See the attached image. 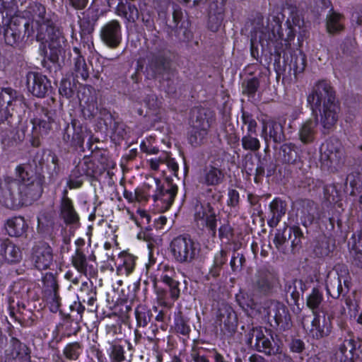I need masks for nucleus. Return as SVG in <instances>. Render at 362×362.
Masks as SVG:
<instances>
[{
    "mask_svg": "<svg viewBox=\"0 0 362 362\" xmlns=\"http://www.w3.org/2000/svg\"><path fill=\"white\" fill-rule=\"evenodd\" d=\"M281 21L279 16H269L267 25H256L250 33V54L257 62L262 63L259 45L262 54L269 53L268 64L274 56V67L278 76L293 75L297 80L306 67V57L300 51L290 52L288 57L285 51L290 41L283 40Z\"/></svg>",
    "mask_w": 362,
    "mask_h": 362,
    "instance_id": "f257e3e1",
    "label": "nucleus"
},
{
    "mask_svg": "<svg viewBox=\"0 0 362 362\" xmlns=\"http://www.w3.org/2000/svg\"><path fill=\"white\" fill-rule=\"evenodd\" d=\"M313 112H320L322 133L328 134L338 119L339 106L336 100V93L329 81H317L312 91L307 97Z\"/></svg>",
    "mask_w": 362,
    "mask_h": 362,
    "instance_id": "f03ea898",
    "label": "nucleus"
},
{
    "mask_svg": "<svg viewBox=\"0 0 362 362\" xmlns=\"http://www.w3.org/2000/svg\"><path fill=\"white\" fill-rule=\"evenodd\" d=\"M15 172L18 181V194L21 206L31 205L41 197L44 180L33 175V170L30 171L22 164L16 168Z\"/></svg>",
    "mask_w": 362,
    "mask_h": 362,
    "instance_id": "7ed1b4c3",
    "label": "nucleus"
},
{
    "mask_svg": "<svg viewBox=\"0 0 362 362\" xmlns=\"http://www.w3.org/2000/svg\"><path fill=\"white\" fill-rule=\"evenodd\" d=\"M213 121L214 116L210 110L204 108L192 110L189 119L191 129L188 136V141L192 146L196 147L204 142Z\"/></svg>",
    "mask_w": 362,
    "mask_h": 362,
    "instance_id": "20e7f679",
    "label": "nucleus"
},
{
    "mask_svg": "<svg viewBox=\"0 0 362 362\" xmlns=\"http://www.w3.org/2000/svg\"><path fill=\"white\" fill-rule=\"evenodd\" d=\"M151 42L152 45H147L146 71L149 78L163 79L164 74L169 71L170 62L163 52V42L155 36Z\"/></svg>",
    "mask_w": 362,
    "mask_h": 362,
    "instance_id": "39448f33",
    "label": "nucleus"
},
{
    "mask_svg": "<svg viewBox=\"0 0 362 362\" xmlns=\"http://www.w3.org/2000/svg\"><path fill=\"white\" fill-rule=\"evenodd\" d=\"M170 252L175 262L189 264L193 262L199 253L197 244L189 235H180L170 243Z\"/></svg>",
    "mask_w": 362,
    "mask_h": 362,
    "instance_id": "423d86ee",
    "label": "nucleus"
},
{
    "mask_svg": "<svg viewBox=\"0 0 362 362\" xmlns=\"http://www.w3.org/2000/svg\"><path fill=\"white\" fill-rule=\"evenodd\" d=\"M33 27L30 28V23L23 18H13L4 28V36L6 45L19 47L25 38L30 40L35 39Z\"/></svg>",
    "mask_w": 362,
    "mask_h": 362,
    "instance_id": "0eeeda50",
    "label": "nucleus"
},
{
    "mask_svg": "<svg viewBox=\"0 0 362 362\" xmlns=\"http://www.w3.org/2000/svg\"><path fill=\"white\" fill-rule=\"evenodd\" d=\"M279 285V274L274 268H260L255 273L252 281V295L259 296H268Z\"/></svg>",
    "mask_w": 362,
    "mask_h": 362,
    "instance_id": "6e6552de",
    "label": "nucleus"
},
{
    "mask_svg": "<svg viewBox=\"0 0 362 362\" xmlns=\"http://www.w3.org/2000/svg\"><path fill=\"white\" fill-rule=\"evenodd\" d=\"M322 151V163L330 171H337L344 164V148L339 139H329L326 141Z\"/></svg>",
    "mask_w": 362,
    "mask_h": 362,
    "instance_id": "1a4fd4ad",
    "label": "nucleus"
},
{
    "mask_svg": "<svg viewBox=\"0 0 362 362\" xmlns=\"http://www.w3.org/2000/svg\"><path fill=\"white\" fill-rule=\"evenodd\" d=\"M194 219L198 228H206L215 236L216 233V214L210 203H202L198 199L193 201Z\"/></svg>",
    "mask_w": 362,
    "mask_h": 362,
    "instance_id": "9d476101",
    "label": "nucleus"
},
{
    "mask_svg": "<svg viewBox=\"0 0 362 362\" xmlns=\"http://www.w3.org/2000/svg\"><path fill=\"white\" fill-rule=\"evenodd\" d=\"M96 173L95 163L89 156H84L71 170L66 185L70 189L82 187L84 177H93Z\"/></svg>",
    "mask_w": 362,
    "mask_h": 362,
    "instance_id": "9b49d317",
    "label": "nucleus"
},
{
    "mask_svg": "<svg viewBox=\"0 0 362 362\" xmlns=\"http://www.w3.org/2000/svg\"><path fill=\"white\" fill-rule=\"evenodd\" d=\"M267 316L269 320H274L271 326L279 332H285L291 329L293 322L286 306L276 300L267 302Z\"/></svg>",
    "mask_w": 362,
    "mask_h": 362,
    "instance_id": "f8f14e48",
    "label": "nucleus"
},
{
    "mask_svg": "<svg viewBox=\"0 0 362 362\" xmlns=\"http://www.w3.org/2000/svg\"><path fill=\"white\" fill-rule=\"evenodd\" d=\"M0 129L1 143L5 146H13L23 140L12 114L3 109L0 110Z\"/></svg>",
    "mask_w": 362,
    "mask_h": 362,
    "instance_id": "ddd939ff",
    "label": "nucleus"
},
{
    "mask_svg": "<svg viewBox=\"0 0 362 362\" xmlns=\"http://www.w3.org/2000/svg\"><path fill=\"white\" fill-rule=\"evenodd\" d=\"M362 343L358 339L351 337L344 341L333 349L329 356L330 362H354L358 357L357 350L361 349Z\"/></svg>",
    "mask_w": 362,
    "mask_h": 362,
    "instance_id": "4468645a",
    "label": "nucleus"
},
{
    "mask_svg": "<svg viewBox=\"0 0 362 362\" xmlns=\"http://www.w3.org/2000/svg\"><path fill=\"white\" fill-rule=\"evenodd\" d=\"M44 33L45 37L43 39L36 40L47 42L49 49L48 58L52 62L55 63L64 51L66 40L55 24L50 25L48 29L44 30Z\"/></svg>",
    "mask_w": 362,
    "mask_h": 362,
    "instance_id": "2eb2a0df",
    "label": "nucleus"
},
{
    "mask_svg": "<svg viewBox=\"0 0 362 362\" xmlns=\"http://www.w3.org/2000/svg\"><path fill=\"white\" fill-rule=\"evenodd\" d=\"M28 12L33 18V27L36 34L35 40H42L45 37L44 30L54 24L53 20L46 13V8L42 4L33 1L27 7Z\"/></svg>",
    "mask_w": 362,
    "mask_h": 362,
    "instance_id": "dca6fc26",
    "label": "nucleus"
},
{
    "mask_svg": "<svg viewBox=\"0 0 362 362\" xmlns=\"http://www.w3.org/2000/svg\"><path fill=\"white\" fill-rule=\"evenodd\" d=\"M30 258L31 264L35 269L47 270L53 263V250L46 242H37L31 248Z\"/></svg>",
    "mask_w": 362,
    "mask_h": 362,
    "instance_id": "f3484780",
    "label": "nucleus"
},
{
    "mask_svg": "<svg viewBox=\"0 0 362 362\" xmlns=\"http://www.w3.org/2000/svg\"><path fill=\"white\" fill-rule=\"evenodd\" d=\"M311 324L305 326L304 319L302 324L308 335L313 339L320 340L330 335L332 331V317L326 313H315Z\"/></svg>",
    "mask_w": 362,
    "mask_h": 362,
    "instance_id": "a211bd4d",
    "label": "nucleus"
},
{
    "mask_svg": "<svg viewBox=\"0 0 362 362\" xmlns=\"http://www.w3.org/2000/svg\"><path fill=\"white\" fill-rule=\"evenodd\" d=\"M53 122L52 112L45 108H42L39 117L31 120L33 129L30 143L33 147H39L41 145L40 137L49 134Z\"/></svg>",
    "mask_w": 362,
    "mask_h": 362,
    "instance_id": "6ab92c4d",
    "label": "nucleus"
},
{
    "mask_svg": "<svg viewBox=\"0 0 362 362\" xmlns=\"http://www.w3.org/2000/svg\"><path fill=\"white\" fill-rule=\"evenodd\" d=\"M17 179L10 176H6L0 182V203L8 209H17L21 207Z\"/></svg>",
    "mask_w": 362,
    "mask_h": 362,
    "instance_id": "aec40b11",
    "label": "nucleus"
},
{
    "mask_svg": "<svg viewBox=\"0 0 362 362\" xmlns=\"http://www.w3.org/2000/svg\"><path fill=\"white\" fill-rule=\"evenodd\" d=\"M85 133V128L81 124L80 122L73 119L71 123L66 124L64 128L62 139L68 147L83 148Z\"/></svg>",
    "mask_w": 362,
    "mask_h": 362,
    "instance_id": "412c9836",
    "label": "nucleus"
},
{
    "mask_svg": "<svg viewBox=\"0 0 362 362\" xmlns=\"http://www.w3.org/2000/svg\"><path fill=\"white\" fill-rule=\"evenodd\" d=\"M177 186L171 182L160 185L152 194L155 206L160 212L168 210L174 202L177 193Z\"/></svg>",
    "mask_w": 362,
    "mask_h": 362,
    "instance_id": "4be33fe9",
    "label": "nucleus"
},
{
    "mask_svg": "<svg viewBox=\"0 0 362 362\" xmlns=\"http://www.w3.org/2000/svg\"><path fill=\"white\" fill-rule=\"evenodd\" d=\"M30 349L16 337H12L4 350L5 362H31Z\"/></svg>",
    "mask_w": 362,
    "mask_h": 362,
    "instance_id": "5701e85b",
    "label": "nucleus"
},
{
    "mask_svg": "<svg viewBox=\"0 0 362 362\" xmlns=\"http://www.w3.org/2000/svg\"><path fill=\"white\" fill-rule=\"evenodd\" d=\"M95 259L93 253L87 256L81 247H77L71 257V264L80 274L93 276L97 272Z\"/></svg>",
    "mask_w": 362,
    "mask_h": 362,
    "instance_id": "b1692460",
    "label": "nucleus"
},
{
    "mask_svg": "<svg viewBox=\"0 0 362 362\" xmlns=\"http://www.w3.org/2000/svg\"><path fill=\"white\" fill-rule=\"evenodd\" d=\"M102 42L111 49H116L122 43V25L117 20H112L103 25L100 31Z\"/></svg>",
    "mask_w": 362,
    "mask_h": 362,
    "instance_id": "393cba45",
    "label": "nucleus"
},
{
    "mask_svg": "<svg viewBox=\"0 0 362 362\" xmlns=\"http://www.w3.org/2000/svg\"><path fill=\"white\" fill-rule=\"evenodd\" d=\"M26 85L33 95L37 98H44L52 88L51 82L46 76L34 71L26 75Z\"/></svg>",
    "mask_w": 362,
    "mask_h": 362,
    "instance_id": "a878e982",
    "label": "nucleus"
},
{
    "mask_svg": "<svg viewBox=\"0 0 362 362\" xmlns=\"http://www.w3.org/2000/svg\"><path fill=\"white\" fill-rule=\"evenodd\" d=\"M261 136L264 140L266 148H269V141L279 144L285 141L283 125L274 119L264 120L262 125Z\"/></svg>",
    "mask_w": 362,
    "mask_h": 362,
    "instance_id": "bb28decb",
    "label": "nucleus"
},
{
    "mask_svg": "<svg viewBox=\"0 0 362 362\" xmlns=\"http://www.w3.org/2000/svg\"><path fill=\"white\" fill-rule=\"evenodd\" d=\"M256 342L255 348L258 352L265 355H276L281 351L280 346L276 342L270 330L264 329L262 331H256Z\"/></svg>",
    "mask_w": 362,
    "mask_h": 362,
    "instance_id": "cd10ccee",
    "label": "nucleus"
},
{
    "mask_svg": "<svg viewBox=\"0 0 362 362\" xmlns=\"http://www.w3.org/2000/svg\"><path fill=\"white\" fill-rule=\"evenodd\" d=\"M293 208L303 226L308 227L313 223L316 208L312 200L298 199L293 202Z\"/></svg>",
    "mask_w": 362,
    "mask_h": 362,
    "instance_id": "c85d7f7f",
    "label": "nucleus"
},
{
    "mask_svg": "<svg viewBox=\"0 0 362 362\" xmlns=\"http://www.w3.org/2000/svg\"><path fill=\"white\" fill-rule=\"evenodd\" d=\"M0 256L8 264H19L23 259L22 248L8 238L1 240Z\"/></svg>",
    "mask_w": 362,
    "mask_h": 362,
    "instance_id": "c756f323",
    "label": "nucleus"
},
{
    "mask_svg": "<svg viewBox=\"0 0 362 362\" xmlns=\"http://www.w3.org/2000/svg\"><path fill=\"white\" fill-rule=\"evenodd\" d=\"M67 194V190L64 189L60 202V216L66 225L78 226L79 215L74 208L73 201L68 197Z\"/></svg>",
    "mask_w": 362,
    "mask_h": 362,
    "instance_id": "7c9ffc66",
    "label": "nucleus"
},
{
    "mask_svg": "<svg viewBox=\"0 0 362 362\" xmlns=\"http://www.w3.org/2000/svg\"><path fill=\"white\" fill-rule=\"evenodd\" d=\"M318 119H308L299 124L298 128V139L303 145L313 144L317 135Z\"/></svg>",
    "mask_w": 362,
    "mask_h": 362,
    "instance_id": "2f4dec72",
    "label": "nucleus"
},
{
    "mask_svg": "<svg viewBox=\"0 0 362 362\" xmlns=\"http://www.w3.org/2000/svg\"><path fill=\"white\" fill-rule=\"evenodd\" d=\"M107 0L109 6L117 4V15L125 18L129 22L134 23L139 19V11L132 2L124 0Z\"/></svg>",
    "mask_w": 362,
    "mask_h": 362,
    "instance_id": "473e14b6",
    "label": "nucleus"
},
{
    "mask_svg": "<svg viewBox=\"0 0 362 362\" xmlns=\"http://www.w3.org/2000/svg\"><path fill=\"white\" fill-rule=\"evenodd\" d=\"M49 153L52 152L45 149H39L31 153L28 164L23 165L25 166L27 169L28 168H33L35 170L33 175L40 176V177L44 180V176L42 173L44 172L47 162L50 160L51 156H49Z\"/></svg>",
    "mask_w": 362,
    "mask_h": 362,
    "instance_id": "72a5a7b5",
    "label": "nucleus"
},
{
    "mask_svg": "<svg viewBox=\"0 0 362 362\" xmlns=\"http://www.w3.org/2000/svg\"><path fill=\"white\" fill-rule=\"evenodd\" d=\"M291 238L292 230L288 228V226H284L283 229L277 230L273 243L280 253L286 255L294 254L291 246Z\"/></svg>",
    "mask_w": 362,
    "mask_h": 362,
    "instance_id": "f704fd0d",
    "label": "nucleus"
},
{
    "mask_svg": "<svg viewBox=\"0 0 362 362\" xmlns=\"http://www.w3.org/2000/svg\"><path fill=\"white\" fill-rule=\"evenodd\" d=\"M344 285L339 274L334 276H329L326 281V291L328 295L332 298L337 299L341 295L344 297L345 294L349 291V282L344 279Z\"/></svg>",
    "mask_w": 362,
    "mask_h": 362,
    "instance_id": "c9c22d12",
    "label": "nucleus"
},
{
    "mask_svg": "<svg viewBox=\"0 0 362 362\" xmlns=\"http://www.w3.org/2000/svg\"><path fill=\"white\" fill-rule=\"evenodd\" d=\"M269 209L270 216L267 220V224L271 228H275L286 214L287 204L281 198L276 197L269 203Z\"/></svg>",
    "mask_w": 362,
    "mask_h": 362,
    "instance_id": "e433bc0d",
    "label": "nucleus"
},
{
    "mask_svg": "<svg viewBox=\"0 0 362 362\" xmlns=\"http://www.w3.org/2000/svg\"><path fill=\"white\" fill-rule=\"evenodd\" d=\"M224 177V173L221 169L209 165L203 170L199 182L206 186H216L223 182Z\"/></svg>",
    "mask_w": 362,
    "mask_h": 362,
    "instance_id": "4c0bfd02",
    "label": "nucleus"
},
{
    "mask_svg": "<svg viewBox=\"0 0 362 362\" xmlns=\"http://www.w3.org/2000/svg\"><path fill=\"white\" fill-rule=\"evenodd\" d=\"M100 16L99 9L94 6L89 7L83 13V18L80 21V28L83 34L88 35L93 32Z\"/></svg>",
    "mask_w": 362,
    "mask_h": 362,
    "instance_id": "58836bf2",
    "label": "nucleus"
},
{
    "mask_svg": "<svg viewBox=\"0 0 362 362\" xmlns=\"http://www.w3.org/2000/svg\"><path fill=\"white\" fill-rule=\"evenodd\" d=\"M217 322L220 325H223L224 328L228 332H235L237 327V316L233 308L225 306L218 309Z\"/></svg>",
    "mask_w": 362,
    "mask_h": 362,
    "instance_id": "ea45409f",
    "label": "nucleus"
},
{
    "mask_svg": "<svg viewBox=\"0 0 362 362\" xmlns=\"http://www.w3.org/2000/svg\"><path fill=\"white\" fill-rule=\"evenodd\" d=\"M28 224L22 216H14L7 220L6 229L11 237H21L26 233Z\"/></svg>",
    "mask_w": 362,
    "mask_h": 362,
    "instance_id": "a19ab883",
    "label": "nucleus"
},
{
    "mask_svg": "<svg viewBox=\"0 0 362 362\" xmlns=\"http://www.w3.org/2000/svg\"><path fill=\"white\" fill-rule=\"evenodd\" d=\"M127 344L126 340L114 339L108 341L109 347L107 352L112 362H122L125 360L124 346ZM130 348V344L128 343Z\"/></svg>",
    "mask_w": 362,
    "mask_h": 362,
    "instance_id": "79ce46f5",
    "label": "nucleus"
},
{
    "mask_svg": "<svg viewBox=\"0 0 362 362\" xmlns=\"http://www.w3.org/2000/svg\"><path fill=\"white\" fill-rule=\"evenodd\" d=\"M265 169H267V176L271 177L276 171V165L267 156L263 158L259 156L254 177L255 182L259 183L262 181L265 175Z\"/></svg>",
    "mask_w": 362,
    "mask_h": 362,
    "instance_id": "37998d69",
    "label": "nucleus"
},
{
    "mask_svg": "<svg viewBox=\"0 0 362 362\" xmlns=\"http://www.w3.org/2000/svg\"><path fill=\"white\" fill-rule=\"evenodd\" d=\"M303 18L300 15L298 11L296 9H292L290 16L288 18L286 24L287 25V36L286 38L283 37V40L291 41L294 39L296 35V27L300 28L303 25Z\"/></svg>",
    "mask_w": 362,
    "mask_h": 362,
    "instance_id": "c03bdc74",
    "label": "nucleus"
},
{
    "mask_svg": "<svg viewBox=\"0 0 362 362\" xmlns=\"http://www.w3.org/2000/svg\"><path fill=\"white\" fill-rule=\"evenodd\" d=\"M280 155L284 163L296 164L300 160V156L298 152V147L293 143H285L280 147Z\"/></svg>",
    "mask_w": 362,
    "mask_h": 362,
    "instance_id": "a18cd8bd",
    "label": "nucleus"
},
{
    "mask_svg": "<svg viewBox=\"0 0 362 362\" xmlns=\"http://www.w3.org/2000/svg\"><path fill=\"white\" fill-rule=\"evenodd\" d=\"M343 19L344 16L335 12L332 8L326 18V28L327 32L330 34H334L344 29Z\"/></svg>",
    "mask_w": 362,
    "mask_h": 362,
    "instance_id": "49530a36",
    "label": "nucleus"
},
{
    "mask_svg": "<svg viewBox=\"0 0 362 362\" xmlns=\"http://www.w3.org/2000/svg\"><path fill=\"white\" fill-rule=\"evenodd\" d=\"M228 261V252L224 250L217 252L214 257L213 264L209 269V276L214 279L218 277L223 269V267Z\"/></svg>",
    "mask_w": 362,
    "mask_h": 362,
    "instance_id": "de8ad7c7",
    "label": "nucleus"
},
{
    "mask_svg": "<svg viewBox=\"0 0 362 362\" xmlns=\"http://www.w3.org/2000/svg\"><path fill=\"white\" fill-rule=\"evenodd\" d=\"M83 303L93 307L97 300V288L93 283L83 282L80 288V297Z\"/></svg>",
    "mask_w": 362,
    "mask_h": 362,
    "instance_id": "09e8293b",
    "label": "nucleus"
},
{
    "mask_svg": "<svg viewBox=\"0 0 362 362\" xmlns=\"http://www.w3.org/2000/svg\"><path fill=\"white\" fill-rule=\"evenodd\" d=\"M305 288V284L302 280L293 279L286 283L285 291L287 294H290L293 303L296 305L300 296L303 295Z\"/></svg>",
    "mask_w": 362,
    "mask_h": 362,
    "instance_id": "8fccbe9b",
    "label": "nucleus"
},
{
    "mask_svg": "<svg viewBox=\"0 0 362 362\" xmlns=\"http://www.w3.org/2000/svg\"><path fill=\"white\" fill-rule=\"evenodd\" d=\"M18 312L20 315L18 320L23 327H32L36 324L37 317L33 312L26 308L24 303H18Z\"/></svg>",
    "mask_w": 362,
    "mask_h": 362,
    "instance_id": "3c124183",
    "label": "nucleus"
},
{
    "mask_svg": "<svg viewBox=\"0 0 362 362\" xmlns=\"http://www.w3.org/2000/svg\"><path fill=\"white\" fill-rule=\"evenodd\" d=\"M334 246V240L325 236L316 243L314 253L318 257H327L333 251Z\"/></svg>",
    "mask_w": 362,
    "mask_h": 362,
    "instance_id": "603ef678",
    "label": "nucleus"
},
{
    "mask_svg": "<svg viewBox=\"0 0 362 362\" xmlns=\"http://www.w3.org/2000/svg\"><path fill=\"white\" fill-rule=\"evenodd\" d=\"M174 329L176 333L185 337H189L191 332L189 319L179 311L174 317Z\"/></svg>",
    "mask_w": 362,
    "mask_h": 362,
    "instance_id": "864d4df0",
    "label": "nucleus"
},
{
    "mask_svg": "<svg viewBox=\"0 0 362 362\" xmlns=\"http://www.w3.org/2000/svg\"><path fill=\"white\" fill-rule=\"evenodd\" d=\"M83 344L80 341L68 343L63 349L64 357L69 361H76L83 351Z\"/></svg>",
    "mask_w": 362,
    "mask_h": 362,
    "instance_id": "5fc2aeb1",
    "label": "nucleus"
},
{
    "mask_svg": "<svg viewBox=\"0 0 362 362\" xmlns=\"http://www.w3.org/2000/svg\"><path fill=\"white\" fill-rule=\"evenodd\" d=\"M323 299V293L317 288H313L311 293L307 296L306 305L312 310L313 315L319 313L318 310Z\"/></svg>",
    "mask_w": 362,
    "mask_h": 362,
    "instance_id": "6e6d98bb",
    "label": "nucleus"
},
{
    "mask_svg": "<svg viewBox=\"0 0 362 362\" xmlns=\"http://www.w3.org/2000/svg\"><path fill=\"white\" fill-rule=\"evenodd\" d=\"M21 101V97L18 95L17 92L10 87L4 88L0 90V106L6 104V110L8 107L13 105V103ZM9 112V111H8Z\"/></svg>",
    "mask_w": 362,
    "mask_h": 362,
    "instance_id": "4d7b16f0",
    "label": "nucleus"
},
{
    "mask_svg": "<svg viewBox=\"0 0 362 362\" xmlns=\"http://www.w3.org/2000/svg\"><path fill=\"white\" fill-rule=\"evenodd\" d=\"M257 134H245L241 139L242 147L245 151L252 152L258 151L260 149L261 144L257 138Z\"/></svg>",
    "mask_w": 362,
    "mask_h": 362,
    "instance_id": "13d9d810",
    "label": "nucleus"
},
{
    "mask_svg": "<svg viewBox=\"0 0 362 362\" xmlns=\"http://www.w3.org/2000/svg\"><path fill=\"white\" fill-rule=\"evenodd\" d=\"M139 18L148 30H153L155 28L154 14L150 6L144 4L140 7Z\"/></svg>",
    "mask_w": 362,
    "mask_h": 362,
    "instance_id": "bf43d9fd",
    "label": "nucleus"
},
{
    "mask_svg": "<svg viewBox=\"0 0 362 362\" xmlns=\"http://www.w3.org/2000/svg\"><path fill=\"white\" fill-rule=\"evenodd\" d=\"M49 156H51L50 160L47 162L45 169L50 181H54L60 173L59 159L54 153H49Z\"/></svg>",
    "mask_w": 362,
    "mask_h": 362,
    "instance_id": "052dcab7",
    "label": "nucleus"
},
{
    "mask_svg": "<svg viewBox=\"0 0 362 362\" xmlns=\"http://www.w3.org/2000/svg\"><path fill=\"white\" fill-rule=\"evenodd\" d=\"M137 326L144 327L151 321L153 315L151 310L144 305H139L135 310Z\"/></svg>",
    "mask_w": 362,
    "mask_h": 362,
    "instance_id": "680f3d73",
    "label": "nucleus"
},
{
    "mask_svg": "<svg viewBox=\"0 0 362 362\" xmlns=\"http://www.w3.org/2000/svg\"><path fill=\"white\" fill-rule=\"evenodd\" d=\"M235 300L238 305L245 311L253 310L256 307V303L252 296L243 291H240L235 295Z\"/></svg>",
    "mask_w": 362,
    "mask_h": 362,
    "instance_id": "e2e57ef3",
    "label": "nucleus"
},
{
    "mask_svg": "<svg viewBox=\"0 0 362 362\" xmlns=\"http://www.w3.org/2000/svg\"><path fill=\"white\" fill-rule=\"evenodd\" d=\"M42 285L44 294L57 292L59 290V286L57 282V276L51 273L47 272L42 276Z\"/></svg>",
    "mask_w": 362,
    "mask_h": 362,
    "instance_id": "0e129e2a",
    "label": "nucleus"
},
{
    "mask_svg": "<svg viewBox=\"0 0 362 362\" xmlns=\"http://www.w3.org/2000/svg\"><path fill=\"white\" fill-rule=\"evenodd\" d=\"M74 71L76 78H81L83 81H86L88 76V71L87 68V65L85 62V59L81 56L78 55L76 58H74Z\"/></svg>",
    "mask_w": 362,
    "mask_h": 362,
    "instance_id": "69168bd1",
    "label": "nucleus"
},
{
    "mask_svg": "<svg viewBox=\"0 0 362 362\" xmlns=\"http://www.w3.org/2000/svg\"><path fill=\"white\" fill-rule=\"evenodd\" d=\"M47 305L49 310L53 313H57L61 307V297L59 291L44 294Z\"/></svg>",
    "mask_w": 362,
    "mask_h": 362,
    "instance_id": "338daca9",
    "label": "nucleus"
},
{
    "mask_svg": "<svg viewBox=\"0 0 362 362\" xmlns=\"http://www.w3.org/2000/svg\"><path fill=\"white\" fill-rule=\"evenodd\" d=\"M122 263L117 267V272L128 275L131 274L135 267V258L132 255H125L122 259Z\"/></svg>",
    "mask_w": 362,
    "mask_h": 362,
    "instance_id": "774afa93",
    "label": "nucleus"
}]
</instances>
